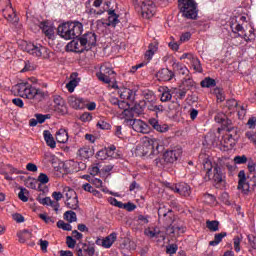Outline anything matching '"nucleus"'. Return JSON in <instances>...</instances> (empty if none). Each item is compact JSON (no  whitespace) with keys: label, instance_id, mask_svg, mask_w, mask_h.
Segmentation results:
<instances>
[{"label":"nucleus","instance_id":"obj_1","mask_svg":"<svg viewBox=\"0 0 256 256\" xmlns=\"http://www.w3.org/2000/svg\"><path fill=\"white\" fill-rule=\"evenodd\" d=\"M57 31L58 35L66 41L77 39L83 33V24L78 21L62 23L58 26Z\"/></svg>","mask_w":256,"mask_h":256},{"label":"nucleus","instance_id":"obj_2","mask_svg":"<svg viewBox=\"0 0 256 256\" xmlns=\"http://www.w3.org/2000/svg\"><path fill=\"white\" fill-rule=\"evenodd\" d=\"M18 95L24 99H34V101H41L45 97V92L41 89L32 87L29 83H20L16 86Z\"/></svg>","mask_w":256,"mask_h":256},{"label":"nucleus","instance_id":"obj_3","mask_svg":"<svg viewBox=\"0 0 256 256\" xmlns=\"http://www.w3.org/2000/svg\"><path fill=\"white\" fill-rule=\"evenodd\" d=\"M178 9L186 19H197L199 11L195 0H178Z\"/></svg>","mask_w":256,"mask_h":256},{"label":"nucleus","instance_id":"obj_4","mask_svg":"<svg viewBox=\"0 0 256 256\" xmlns=\"http://www.w3.org/2000/svg\"><path fill=\"white\" fill-rule=\"evenodd\" d=\"M134 7L144 19H151L155 15V2L153 0H134Z\"/></svg>","mask_w":256,"mask_h":256},{"label":"nucleus","instance_id":"obj_5","mask_svg":"<svg viewBox=\"0 0 256 256\" xmlns=\"http://www.w3.org/2000/svg\"><path fill=\"white\" fill-rule=\"evenodd\" d=\"M214 121H216V123H221L222 127L230 133L228 135V141H235V139H237V128L233 126V122L227 118L225 113H218L214 117Z\"/></svg>","mask_w":256,"mask_h":256},{"label":"nucleus","instance_id":"obj_6","mask_svg":"<svg viewBox=\"0 0 256 256\" xmlns=\"http://www.w3.org/2000/svg\"><path fill=\"white\" fill-rule=\"evenodd\" d=\"M20 47L22 51H26V53H29V55H32L33 57H43L44 53L49 52V49L39 43L22 41Z\"/></svg>","mask_w":256,"mask_h":256},{"label":"nucleus","instance_id":"obj_7","mask_svg":"<svg viewBox=\"0 0 256 256\" xmlns=\"http://www.w3.org/2000/svg\"><path fill=\"white\" fill-rule=\"evenodd\" d=\"M96 77L99 81H102V83L109 85L111 79L115 77V71H113V68L107 66V64H104L100 67V72L96 74Z\"/></svg>","mask_w":256,"mask_h":256},{"label":"nucleus","instance_id":"obj_8","mask_svg":"<svg viewBox=\"0 0 256 256\" xmlns=\"http://www.w3.org/2000/svg\"><path fill=\"white\" fill-rule=\"evenodd\" d=\"M167 187L182 197H191V186L185 182H180L178 184H168Z\"/></svg>","mask_w":256,"mask_h":256},{"label":"nucleus","instance_id":"obj_9","mask_svg":"<svg viewBox=\"0 0 256 256\" xmlns=\"http://www.w3.org/2000/svg\"><path fill=\"white\" fill-rule=\"evenodd\" d=\"M127 123L131 125L132 129L136 131V133H143L144 135H147V133H150L151 131L149 124L143 122V120L128 119Z\"/></svg>","mask_w":256,"mask_h":256},{"label":"nucleus","instance_id":"obj_10","mask_svg":"<svg viewBox=\"0 0 256 256\" xmlns=\"http://www.w3.org/2000/svg\"><path fill=\"white\" fill-rule=\"evenodd\" d=\"M119 23V15L115 13V10H108V22H103V20H97L96 26L99 27H117Z\"/></svg>","mask_w":256,"mask_h":256},{"label":"nucleus","instance_id":"obj_11","mask_svg":"<svg viewBox=\"0 0 256 256\" xmlns=\"http://www.w3.org/2000/svg\"><path fill=\"white\" fill-rule=\"evenodd\" d=\"M80 43L86 47V51H90L95 45H97V34L94 32H87L80 37Z\"/></svg>","mask_w":256,"mask_h":256},{"label":"nucleus","instance_id":"obj_12","mask_svg":"<svg viewBox=\"0 0 256 256\" xmlns=\"http://www.w3.org/2000/svg\"><path fill=\"white\" fill-rule=\"evenodd\" d=\"M213 171H214V174L212 177V181L215 185V188L221 189V187H225V174H223V170H221V166L216 164Z\"/></svg>","mask_w":256,"mask_h":256},{"label":"nucleus","instance_id":"obj_13","mask_svg":"<svg viewBox=\"0 0 256 256\" xmlns=\"http://www.w3.org/2000/svg\"><path fill=\"white\" fill-rule=\"evenodd\" d=\"M159 147V140L155 138H145V140L142 143V149L145 155H147L149 151H151V153H155V150L159 151Z\"/></svg>","mask_w":256,"mask_h":256},{"label":"nucleus","instance_id":"obj_14","mask_svg":"<svg viewBox=\"0 0 256 256\" xmlns=\"http://www.w3.org/2000/svg\"><path fill=\"white\" fill-rule=\"evenodd\" d=\"M181 153L180 148L169 149L164 153V161L166 163H175L181 157Z\"/></svg>","mask_w":256,"mask_h":256},{"label":"nucleus","instance_id":"obj_15","mask_svg":"<svg viewBox=\"0 0 256 256\" xmlns=\"http://www.w3.org/2000/svg\"><path fill=\"white\" fill-rule=\"evenodd\" d=\"M38 27L42 29V32L49 39H55V27L48 21H42L38 23Z\"/></svg>","mask_w":256,"mask_h":256},{"label":"nucleus","instance_id":"obj_16","mask_svg":"<svg viewBox=\"0 0 256 256\" xmlns=\"http://www.w3.org/2000/svg\"><path fill=\"white\" fill-rule=\"evenodd\" d=\"M148 125L158 133H167V131H169V125L159 123V120L157 118H150L148 120Z\"/></svg>","mask_w":256,"mask_h":256},{"label":"nucleus","instance_id":"obj_17","mask_svg":"<svg viewBox=\"0 0 256 256\" xmlns=\"http://www.w3.org/2000/svg\"><path fill=\"white\" fill-rule=\"evenodd\" d=\"M54 109L60 115H67V104L61 96L54 97Z\"/></svg>","mask_w":256,"mask_h":256},{"label":"nucleus","instance_id":"obj_18","mask_svg":"<svg viewBox=\"0 0 256 256\" xmlns=\"http://www.w3.org/2000/svg\"><path fill=\"white\" fill-rule=\"evenodd\" d=\"M175 77V73L168 68H162L156 73L158 81H171Z\"/></svg>","mask_w":256,"mask_h":256},{"label":"nucleus","instance_id":"obj_19","mask_svg":"<svg viewBox=\"0 0 256 256\" xmlns=\"http://www.w3.org/2000/svg\"><path fill=\"white\" fill-rule=\"evenodd\" d=\"M67 47H70V50L74 51V53H83L84 51H87L85 45L81 43V38L78 40L73 39L68 43Z\"/></svg>","mask_w":256,"mask_h":256},{"label":"nucleus","instance_id":"obj_20","mask_svg":"<svg viewBox=\"0 0 256 256\" xmlns=\"http://www.w3.org/2000/svg\"><path fill=\"white\" fill-rule=\"evenodd\" d=\"M68 103L73 109H85V99L77 98L76 96H70Z\"/></svg>","mask_w":256,"mask_h":256},{"label":"nucleus","instance_id":"obj_21","mask_svg":"<svg viewBox=\"0 0 256 256\" xmlns=\"http://www.w3.org/2000/svg\"><path fill=\"white\" fill-rule=\"evenodd\" d=\"M77 75V72L72 73L70 76L71 80L66 84V88L69 93H73V91H75V87H77L79 85V81H81V78H78Z\"/></svg>","mask_w":256,"mask_h":256},{"label":"nucleus","instance_id":"obj_22","mask_svg":"<svg viewBox=\"0 0 256 256\" xmlns=\"http://www.w3.org/2000/svg\"><path fill=\"white\" fill-rule=\"evenodd\" d=\"M158 50L159 44L157 42L150 43L148 46V50L145 53V59H147V61H151V59H153V55H155Z\"/></svg>","mask_w":256,"mask_h":256},{"label":"nucleus","instance_id":"obj_23","mask_svg":"<svg viewBox=\"0 0 256 256\" xmlns=\"http://www.w3.org/2000/svg\"><path fill=\"white\" fill-rule=\"evenodd\" d=\"M172 67L176 73H179V75H185V77L189 76V68H187L185 64L174 62Z\"/></svg>","mask_w":256,"mask_h":256},{"label":"nucleus","instance_id":"obj_24","mask_svg":"<svg viewBox=\"0 0 256 256\" xmlns=\"http://www.w3.org/2000/svg\"><path fill=\"white\" fill-rule=\"evenodd\" d=\"M44 140L46 141V145L50 147V149H55L57 147V142H55V138H53V134L49 130H44L43 132Z\"/></svg>","mask_w":256,"mask_h":256},{"label":"nucleus","instance_id":"obj_25","mask_svg":"<svg viewBox=\"0 0 256 256\" xmlns=\"http://www.w3.org/2000/svg\"><path fill=\"white\" fill-rule=\"evenodd\" d=\"M56 141L58 143H67L69 141V133L65 128L59 129L56 132Z\"/></svg>","mask_w":256,"mask_h":256},{"label":"nucleus","instance_id":"obj_26","mask_svg":"<svg viewBox=\"0 0 256 256\" xmlns=\"http://www.w3.org/2000/svg\"><path fill=\"white\" fill-rule=\"evenodd\" d=\"M115 241H117V233L113 232L103 239V247L105 249H110Z\"/></svg>","mask_w":256,"mask_h":256},{"label":"nucleus","instance_id":"obj_27","mask_svg":"<svg viewBox=\"0 0 256 256\" xmlns=\"http://www.w3.org/2000/svg\"><path fill=\"white\" fill-rule=\"evenodd\" d=\"M65 205H66V207H68V209H72L73 211H77V209H79V198H78V196H76L74 198L66 199Z\"/></svg>","mask_w":256,"mask_h":256},{"label":"nucleus","instance_id":"obj_28","mask_svg":"<svg viewBox=\"0 0 256 256\" xmlns=\"http://www.w3.org/2000/svg\"><path fill=\"white\" fill-rule=\"evenodd\" d=\"M160 222L164 223V225H167V227H171V225H173V223L175 222V214L173 213V210H170L168 214L160 220Z\"/></svg>","mask_w":256,"mask_h":256},{"label":"nucleus","instance_id":"obj_29","mask_svg":"<svg viewBox=\"0 0 256 256\" xmlns=\"http://www.w3.org/2000/svg\"><path fill=\"white\" fill-rule=\"evenodd\" d=\"M182 85L184 89H186V91H190V89H193V87H195V81H193V77L188 74V76L182 79Z\"/></svg>","mask_w":256,"mask_h":256},{"label":"nucleus","instance_id":"obj_30","mask_svg":"<svg viewBox=\"0 0 256 256\" xmlns=\"http://www.w3.org/2000/svg\"><path fill=\"white\" fill-rule=\"evenodd\" d=\"M224 237H227V232H221L218 234H215L214 240L209 242V245L211 247H217L221 241H223Z\"/></svg>","mask_w":256,"mask_h":256},{"label":"nucleus","instance_id":"obj_31","mask_svg":"<svg viewBox=\"0 0 256 256\" xmlns=\"http://www.w3.org/2000/svg\"><path fill=\"white\" fill-rule=\"evenodd\" d=\"M78 155L81 159H89V157L93 156V152H91V148L83 147L78 150Z\"/></svg>","mask_w":256,"mask_h":256},{"label":"nucleus","instance_id":"obj_32","mask_svg":"<svg viewBox=\"0 0 256 256\" xmlns=\"http://www.w3.org/2000/svg\"><path fill=\"white\" fill-rule=\"evenodd\" d=\"M231 29L232 32L237 34V37H242L243 39H246L247 41V34L241 35L240 32L243 31V25L239 24V23H233L231 24Z\"/></svg>","mask_w":256,"mask_h":256},{"label":"nucleus","instance_id":"obj_33","mask_svg":"<svg viewBox=\"0 0 256 256\" xmlns=\"http://www.w3.org/2000/svg\"><path fill=\"white\" fill-rule=\"evenodd\" d=\"M146 105H147V102H145V101H141L140 103H136L133 106L132 111H134L136 113V115H143V112L145 111Z\"/></svg>","mask_w":256,"mask_h":256},{"label":"nucleus","instance_id":"obj_34","mask_svg":"<svg viewBox=\"0 0 256 256\" xmlns=\"http://www.w3.org/2000/svg\"><path fill=\"white\" fill-rule=\"evenodd\" d=\"M120 97L121 99H124V101H133L135 99V95L131 89H124L123 92H121Z\"/></svg>","mask_w":256,"mask_h":256},{"label":"nucleus","instance_id":"obj_35","mask_svg":"<svg viewBox=\"0 0 256 256\" xmlns=\"http://www.w3.org/2000/svg\"><path fill=\"white\" fill-rule=\"evenodd\" d=\"M206 227L209 229V231H212L213 233L219 231V221L217 220H207L206 221Z\"/></svg>","mask_w":256,"mask_h":256},{"label":"nucleus","instance_id":"obj_36","mask_svg":"<svg viewBox=\"0 0 256 256\" xmlns=\"http://www.w3.org/2000/svg\"><path fill=\"white\" fill-rule=\"evenodd\" d=\"M200 85L201 87L209 89L210 87H215V85H217V82L215 81V79L207 77L201 81Z\"/></svg>","mask_w":256,"mask_h":256},{"label":"nucleus","instance_id":"obj_37","mask_svg":"<svg viewBox=\"0 0 256 256\" xmlns=\"http://www.w3.org/2000/svg\"><path fill=\"white\" fill-rule=\"evenodd\" d=\"M18 198L20 199V201H23V203H27V201H29V190H27L26 188L20 187Z\"/></svg>","mask_w":256,"mask_h":256},{"label":"nucleus","instance_id":"obj_38","mask_svg":"<svg viewBox=\"0 0 256 256\" xmlns=\"http://www.w3.org/2000/svg\"><path fill=\"white\" fill-rule=\"evenodd\" d=\"M170 211H172L171 208H168L165 205H162L158 208V221H161L163 218H165V215H167Z\"/></svg>","mask_w":256,"mask_h":256},{"label":"nucleus","instance_id":"obj_39","mask_svg":"<svg viewBox=\"0 0 256 256\" xmlns=\"http://www.w3.org/2000/svg\"><path fill=\"white\" fill-rule=\"evenodd\" d=\"M238 189H244L245 182L247 181V176L245 175V170H241L238 173Z\"/></svg>","mask_w":256,"mask_h":256},{"label":"nucleus","instance_id":"obj_40","mask_svg":"<svg viewBox=\"0 0 256 256\" xmlns=\"http://www.w3.org/2000/svg\"><path fill=\"white\" fill-rule=\"evenodd\" d=\"M191 63L194 71H196L197 73H203V67L201 66V61L199 60V58H192Z\"/></svg>","mask_w":256,"mask_h":256},{"label":"nucleus","instance_id":"obj_41","mask_svg":"<svg viewBox=\"0 0 256 256\" xmlns=\"http://www.w3.org/2000/svg\"><path fill=\"white\" fill-rule=\"evenodd\" d=\"M144 99L147 101V103H155L157 101V96H155V93L153 91L147 90L144 92Z\"/></svg>","mask_w":256,"mask_h":256},{"label":"nucleus","instance_id":"obj_42","mask_svg":"<svg viewBox=\"0 0 256 256\" xmlns=\"http://www.w3.org/2000/svg\"><path fill=\"white\" fill-rule=\"evenodd\" d=\"M64 218L69 223H75V221H77V214L74 211L69 210L64 213Z\"/></svg>","mask_w":256,"mask_h":256},{"label":"nucleus","instance_id":"obj_43","mask_svg":"<svg viewBox=\"0 0 256 256\" xmlns=\"http://www.w3.org/2000/svg\"><path fill=\"white\" fill-rule=\"evenodd\" d=\"M147 109L148 111H153L154 113H156V115H159V113H163V111H165L163 105H154L153 103L148 105Z\"/></svg>","mask_w":256,"mask_h":256},{"label":"nucleus","instance_id":"obj_44","mask_svg":"<svg viewBox=\"0 0 256 256\" xmlns=\"http://www.w3.org/2000/svg\"><path fill=\"white\" fill-rule=\"evenodd\" d=\"M101 5H104L106 8L105 11L107 9H109V7H111V0H94L93 2V7L99 8L101 7Z\"/></svg>","mask_w":256,"mask_h":256},{"label":"nucleus","instance_id":"obj_45","mask_svg":"<svg viewBox=\"0 0 256 256\" xmlns=\"http://www.w3.org/2000/svg\"><path fill=\"white\" fill-rule=\"evenodd\" d=\"M58 229H63V231H71L73 229V226L69 223H65L63 220H59L57 222Z\"/></svg>","mask_w":256,"mask_h":256},{"label":"nucleus","instance_id":"obj_46","mask_svg":"<svg viewBox=\"0 0 256 256\" xmlns=\"http://www.w3.org/2000/svg\"><path fill=\"white\" fill-rule=\"evenodd\" d=\"M64 193L66 195V199H75V197H77V192L69 187L64 188Z\"/></svg>","mask_w":256,"mask_h":256},{"label":"nucleus","instance_id":"obj_47","mask_svg":"<svg viewBox=\"0 0 256 256\" xmlns=\"http://www.w3.org/2000/svg\"><path fill=\"white\" fill-rule=\"evenodd\" d=\"M173 95L171 94V91L166 90L161 94V98L160 101H162V103H167V101H171Z\"/></svg>","mask_w":256,"mask_h":256},{"label":"nucleus","instance_id":"obj_48","mask_svg":"<svg viewBox=\"0 0 256 256\" xmlns=\"http://www.w3.org/2000/svg\"><path fill=\"white\" fill-rule=\"evenodd\" d=\"M203 169H205V171H207V175H210L211 171L213 170V164L211 163V160L209 159H205L203 161Z\"/></svg>","mask_w":256,"mask_h":256},{"label":"nucleus","instance_id":"obj_49","mask_svg":"<svg viewBox=\"0 0 256 256\" xmlns=\"http://www.w3.org/2000/svg\"><path fill=\"white\" fill-rule=\"evenodd\" d=\"M234 163H235V165H245V163H247V156H245V155L235 156Z\"/></svg>","mask_w":256,"mask_h":256},{"label":"nucleus","instance_id":"obj_50","mask_svg":"<svg viewBox=\"0 0 256 256\" xmlns=\"http://www.w3.org/2000/svg\"><path fill=\"white\" fill-rule=\"evenodd\" d=\"M37 180L41 185H47L49 183V176L45 173H40Z\"/></svg>","mask_w":256,"mask_h":256},{"label":"nucleus","instance_id":"obj_51","mask_svg":"<svg viewBox=\"0 0 256 256\" xmlns=\"http://www.w3.org/2000/svg\"><path fill=\"white\" fill-rule=\"evenodd\" d=\"M66 245L69 249H75V245H77V241L73 239L71 236L66 237Z\"/></svg>","mask_w":256,"mask_h":256},{"label":"nucleus","instance_id":"obj_52","mask_svg":"<svg viewBox=\"0 0 256 256\" xmlns=\"http://www.w3.org/2000/svg\"><path fill=\"white\" fill-rule=\"evenodd\" d=\"M86 13L88 15H103V13H105V9L96 10L94 8H86Z\"/></svg>","mask_w":256,"mask_h":256},{"label":"nucleus","instance_id":"obj_53","mask_svg":"<svg viewBox=\"0 0 256 256\" xmlns=\"http://www.w3.org/2000/svg\"><path fill=\"white\" fill-rule=\"evenodd\" d=\"M97 127H99V129L109 131V129H111V124L107 123L104 120H100L97 123Z\"/></svg>","mask_w":256,"mask_h":256},{"label":"nucleus","instance_id":"obj_54","mask_svg":"<svg viewBox=\"0 0 256 256\" xmlns=\"http://www.w3.org/2000/svg\"><path fill=\"white\" fill-rule=\"evenodd\" d=\"M39 217L42 219V221H44V223H47L48 225L55 223V218L49 217L46 214H40Z\"/></svg>","mask_w":256,"mask_h":256},{"label":"nucleus","instance_id":"obj_55","mask_svg":"<svg viewBox=\"0 0 256 256\" xmlns=\"http://www.w3.org/2000/svg\"><path fill=\"white\" fill-rule=\"evenodd\" d=\"M177 249H179L177 244H171V245L167 246L166 253L168 255H175V253H177Z\"/></svg>","mask_w":256,"mask_h":256},{"label":"nucleus","instance_id":"obj_56","mask_svg":"<svg viewBox=\"0 0 256 256\" xmlns=\"http://www.w3.org/2000/svg\"><path fill=\"white\" fill-rule=\"evenodd\" d=\"M97 159H99L100 161H105V159H108L107 156V151L104 149L99 150L96 154Z\"/></svg>","mask_w":256,"mask_h":256},{"label":"nucleus","instance_id":"obj_57","mask_svg":"<svg viewBox=\"0 0 256 256\" xmlns=\"http://www.w3.org/2000/svg\"><path fill=\"white\" fill-rule=\"evenodd\" d=\"M89 182L92 183V185H95L98 189L103 187V181L99 178L92 177L89 179Z\"/></svg>","mask_w":256,"mask_h":256},{"label":"nucleus","instance_id":"obj_58","mask_svg":"<svg viewBox=\"0 0 256 256\" xmlns=\"http://www.w3.org/2000/svg\"><path fill=\"white\" fill-rule=\"evenodd\" d=\"M82 188L84 189V191H87L88 193H93L94 195H97V193H99V191L93 189V186H91V184L89 183L83 184Z\"/></svg>","mask_w":256,"mask_h":256},{"label":"nucleus","instance_id":"obj_59","mask_svg":"<svg viewBox=\"0 0 256 256\" xmlns=\"http://www.w3.org/2000/svg\"><path fill=\"white\" fill-rule=\"evenodd\" d=\"M246 137L247 139H249V141H251V143H254V145H256V131H248L246 132Z\"/></svg>","mask_w":256,"mask_h":256},{"label":"nucleus","instance_id":"obj_60","mask_svg":"<svg viewBox=\"0 0 256 256\" xmlns=\"http://www.w3.org/2000/svg\"><path fill=\"white\" fill-rule=\"evenodd\" d=\"M38 201L41 205H47V206H51L53 203V200H51V197L38 198Z\"/></svg>","mask_w":256,"mask_h":256},{"label":"nucleus","instance_id":"obj_61","mask_svg":"<svg viewBox=\"0 0 256 256\" xmlns=\"http://www.w3.org/2000/svg\"><path fill=\"white\" fill-rule=\"evenodd\" d=\"M91 119H93V116L89 112H84L80 116V121H83L84 123H87V121H91Z\"/></svg>","mask_w":256,"mask_h":256},{"label":"nucleus","instance_id":"obj_62","mask_svg":"<svg viewBox=\"0 0 256 256\" xmlns=\"http://www.w3.org/2000/svg\"><path fill=\"white\" fill-rule=\"evenodd\" d=\"M216 97L220 103H223L225 101V95L223 94V90L217 88L215 89Z\"/></svg>","mask_w":256,"mask_h":256},{"label":"nucleus","instance_id":"obj_63","mask_svg":"<svg viewBox=\"0 0 256 256\" xmlns=\"http://www.w3.org/2000/svg\"><path fill=\"white\" fill-rule=\"evenodd\" d=\"M239 103H237V100L235 99H230L226 102V106L228 107V109H235L236 107H238Z\"/></svg>","mask_w":256,"mask_h":256},{"label":"nucleus","instance_id":"obj_64","mask_svg":"<svg viewBox=\"0 0 256 256\" xmlns=\"http://www.w3.org/2000/svg\"><path fill=\"white\" fill-rule=\"evenodd\" d=\"M247 126L250 128V129H255L256 127V117H251L248 119V122H247Z\"/></svg>","mask_w":256,"mask_h":256}]
</instances>
